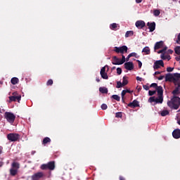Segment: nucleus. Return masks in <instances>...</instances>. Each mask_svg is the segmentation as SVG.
Masks as SVG:
<instances>
[{"label":"nucleus","mask_w":180,"mask_h":180,"mask_svg":"<svg viewBox=\"0 0 180 180\" xmlns=\"http://www.w3.org/2000/svg\"><path fill=\"white\" fill-rule=\"evenodd\" d=\"M167 106L171 110H177L180 107V98L179 96H174L170 101H167Z\"/></svg>","instance_id":"f257e3e1"},{"label":"nucleus","mask_w":180,"mask_h":180,"mask_svg":"<svg viewBox=\"0 0 180 180\" xmlns=\"http://www.w3.org/2000/svg\"><path fill=\"white\" fill-rule=\"evenodd\" d=\"M20 167V163L18 162L13 161L11 164V168L10 169V175L11 176H15L18 173Z\"/></svg>","instance_id":"f03ea898"},{"label":"nucleus","mask_w":180,"mask_h":180,"mask_svg":"<svg viewBox=\"0 0 180 180\" xmlns=\"http://www.w3.org/2000/svg\"><path fill=\"white\" fill-rule=\"evenodd\" d=\"M4 117L7 122H8L11 124L14 123L16 119V116L10 112H4Z\"/></svg>","instance_id":"7ed1b4c3"},{"label":"nucleus","mask_w":180,"mask_h":180,"mask_svg":"<svg viewBox=\"0 0 180 180\" xmlns=\"http://www.w3.org/2000/svg\"><path fill=\"white\" fill-rule=\"evenodd\" d=\"M20 136L18 134L11 133L7 135V139L11 142H16L19 140Z\"/></svg>","instance_id":"20e7f679"},{"label":"nucleus","mask_w":180,"mask_h":180,"mask_svg":"<svg viewBox=\"0 0 180 180\" xmlns=\"http://www.w3.org/2000/svg\"><path fill=\"white\" fill-rule=\"evenodd\" d=\"M114 51L117 54H124V53H127L128 48L127 46H122L121 47H115Z\"/></svg>","instance_id":"39448f33"},{"label":"nucleus","mask_w":180,"mask_h":180,"mask_svg":"<svg viewBox=\"0 0 180 180\" xmlns=\"http://www.w3.org/2000/svg\"><path fill=\"white\" fill-rule=\"evenodd\" d=\"M172 82H173L175 86H176L178 84H180V73H174V77Z\"/></svg>","instance_id":"423d86ee"},{"label":"nucleus","mask_w":180,"mask_h":180,"mask_svg":"<svg viewBox=\"0 0 180 180\" xmlns=\"http://www.w3.org/2000/svg\"><path fill=\"white\" fill-rule=\"evenodd\" d=\"M160 66L164 67V62L162 60H156L154 63L153 68L155 70H158L160 68Z\"/></svg>","instance_id":"0eeeda50"},{"label":"nucleus","mask_w":180,"mask_h":180,"mask_svg":"<svg viewBox=\"0 0 180 180\" xmlns=\"http://www.w3.org/2000/svg\"><path fill=\"white\" fill-rule=\"evenodd\" d=\"M44 176V174L42 172H39L32 176V179L39 180L41 178H43Z\"/></svg>","instance_id":"6e6552de"},{"label":"nucleus","mask_w":180,"mask_h":180,"mask_svg":"<svg viewBox=\"0 0 180 180\" xmlns=\"http://www.w3.org/2000/svg\"><path fill=\"white\" fill-rule=\"evenodd\" d=\"M124 68H125V69H127L129 71H131L134 69V63L131 61L127 62L125 63V64H124Z\"/></svg>","instance_id":"1a4fd4ad"},{"label":"nucleus","mask_w":180,"mask_h":180,"mask_svg":"<svg viewBox=\"0 0 180 180\" xmlns=\"http://www.w3.org/2000/svg\"><path fill=\"white\" fill-rule=\"evenodd\" d=\"M20 100H21V95L9 96V103L16 102V101L20 103Z\"/></svg>","instance_id":"9d476101"},{"label":"nucleus","mask_w":180,"mask_h":180,"mask_svg":"<svg viewBox=\"0 0 180 180\" xmlns=\"http://www.w3.org/2000/svg\"><path fill=\"white\" fill-rule=\"evenodd\" d=\"M135 26L138 29L141 30L146 27V22L143 20H138L135 22Z\"/></svg>","instance_id":"9b49d317"},{"label":"nucleus","mask_w":180,"mask_h":180,"mask_svg":"<svg viewBox=\"0 0 180 180\" xmlns=\"http://www.w3.org/2000/svg\"><path fill=\"white\" fill-rule=\"evenodd\" d=\"M100 75H101V78L104 79H109V77L108 76L107 73L105 72V66L101 68V70H100Z\"/></svg>","instance_id":"f8f14e48"},{"label":"nucleus","mask_w":180,"mask_h":180,"mask_svg":"<svg viewBox=\"0 0 180 180\" xmlns=\"http://www.w3.org/2000/svg\"><path fill=\"white\" fill-rule=\"evenodd\" d=\"M146 25L148 26V28L150 30V32H154L155 30V22H147Z\"/></svg>","instance_id":"ddd939ff"},{"label":"nucleus","mask_w":180,"mask_h":180,"mask_svg":"<svg viewBox=\"0 0 180 180\" xmlns=\"http://www.w3.org/2000/svg\"><path fill=\"white\" fill-rule=\"evenodd\" d=\"M174 77V74H172V73L166 74V75H165V82H172Z\"/></svg>","instance_id":"4468645a"},{"label":"nucleus","mask_w":180,"mask_h":180,"mask_svg":"<svg viewBox=\"0 0 180 180\" xmlns=\"http://www.w3.org/2000/svg\"><path fill=\"white\" fill-rule=\"evenodd\" d=\"M172 135L175 139H180V129H174L172 133Z\"/></svg>","instance_id":"2eb2a0df"},{"label":"nucleus","mask_w":180,"mask_h":180,"mask_svg":"<svg viewBox=\"0 0 180 180\" xmlns=\"http://www.w3.org/2000/svg\"><path fill=\"white\" fill-rule=\"evenodd\" d=\"M128 107L131 108H135L139 107V103L138 101L134 100L132 101V103H130L129 104H128Z\"/></svg>","instance_id":"dca6fc26"},{"label":"nucleus","mask_w":180,"mask_h":180,"mask_svg":"<svg viewBox=\"0 0 180 180\" xmlns=\"http://www.w3.org/2000/svg\"><path fill=\"white\" fill-rule=\"evenodd\" d=\"M113 61H112V64L114 65H122L121 60L117 56L112 57Z\"/></svg>","instance_id":"f3484780"},{"label":"nucleus","mask_w":180,"mask_h":180,"mask_svg":"<svg viewBox=\"0 0 180 180\" xmlns=\"http://www.w3.org/2000/svg\"><path fill=\"white\" fill-rule=\"evenodd\" d=\"M163 45H164L163 41H158L155 43L154 49H155V50H158V49L162 48Z\"/></svg>","instance_id":"a211bd4d"},{"label":"nucleus","mask_w":180,"mask_h":180,"mask_svg":"<svg viewBox=\"0 0 180 180\" xmlns=\"http://www.w3.org/2000/svg\"><path fill=\"white\" fill-rule=\"evenodd\" d=\"M48 165V169L49 170H54L56 165H55V162L54 161H50L47 163Z\"/></svg>","instance_id":"6ab92c4d"},{"label":"nucleus","mask_w":180,"mask_h":180,"mask_svg":"<svg viewBox=\"0 0 180 180\" xmlns=\"http://www.w3.org/2000/svg\"><path fill=\"white\" fill-rule=\"evenodd\" d=\"M158 96H163V89L162 86H158L156 89Z\"/></svg>","instance_id":"aec40b11"},{"label":"nucleus","mask_w":180,"mask_h":180,"mask_svg":"<svg viewBox=\"0 0 180 180\" xmlns=\"http://www.w3.org/2000/svg\"><path fill=\"white\" fill-rule=\"evenodd\" d=\"M156 103H162L163 95H158V98H155Z\"/></svg>","instance_id":"412c9836"},{"label":"nucleus","mask_w":180,"mask_h":180,"mask_svg":"<svg viewBox=\"0 0 180 180\" xmlns=\"http://www.w3.org/2000/svg\"><path fill=\"white\" fill-rule=\"evenodd\" d=\"M11 82L13 85H16L19 83V79L18 77H13Z\"/></svg>","instance_id":"4be33fe9"},{"label":"nucleus","mask_w":180,"mask_h":180,"mask_svg":"<svg viewBox=\"0 0 180 180\" xmlns=\"http://www.w3.org/2000/svg\"><path fill=\"white\" fill-rule=\"evenodd\" d=\"M142 53H145L146 55L150 54V49L149 47L146 46L145 48L143 49Z\"/></svg>","instance_id":"5701e85b"},{"label":"nucleus","mask_w":180,"mask_h":180,"mask_svg":"<svg viewBox=\"0 0 180 180\" xmlns=\"http://www.w3.org/2000/svg\"><path fill=\"white\" fill-rule=\"evenodd\" d=\"M160 58H162V60H167L168 61L171 60V56H165V53L160 55Z\"/></svg>","instance_id":"b1692460"},{"label":"nucleus","mask_w":180,"mask_h":180,"mask_svg":"<svg viewBox=\"0 0 180 180\" xmlns=\"http://www.w3.org/2000/svg\"><path fill=\"white\" fill-rule=\"evenodd\" d=\"M134 34V31H127V33H125V38H128L129 37H131Z\"/></svg>","instance_id":"393cba45"},{"label":"nucleus","mask_w":180,"mask_h":180,"mask_svg":"<svg viewBox=\"0 0 180 180\" xmlns=\"http://www.w3.org/2000/svg\"><path fill=\"white\" fill-rule=\"evenodd\" d=\"M99 91L101 92V94H108V89L105 87H100Z\"/></svg>","instance_id":"a878e982"},{"label":"nucleus","mask_w":180,"mask_h":180,"mask_svg":"<svg viewBox=\"0 0 180 180\" xmlns=\"http://www.w3.org/2000/svg\"><path fill=\"white\" fill-rule=\"evenodd\" d=\"M117 24H116V23H112V24H111L110 25V29L111 30H113V31H115L116 30V29H117Z\"/></svg>","instance_id":"bb28decb"},{"label":"nucleus","mask_w":180,"mask_h":180,"mask_svg":"<svg viewBox=\"0 0 180 180\" xmlns=\"http://www.w3.org/2000/svg\"><path fill=\"white\" fill-rule=\"evenodd\" d=\"M51 139L50 138H49V136H46V138L44 139L43 141V144H47V143H51Z\"/></svg>","instance_id":"cd10ccee"},{"label":"nucleus","mask_w":180,"mask_h":180,"mask_svg":"<svg viewBox=\"0 0 180 180\" xmlns=\"http://www.w3.org/2000/svg\"><path fill=\"white\" fill-rule=\"evenodd\" d=\"M111 98H112V99L116 100L117 101H120V100H121V97L117 95V94L112 95Z\"/></svg>","instance_id":"c85d7f7f"},{"label":"nucleus","mask_w":180,"mask_h":180,"mask_svg":"<svg viewBox=\"0 0 180 180\" xmlns=\"http://www.w3.org/2000/svg\"><path fill=\"white\" fill-rule=\"evenodd\" d=\"M168 115H169V110H165L162 111V112H160V115H162V117H165Z\"/></svg>","instance_id":"c756f323"},{"label":"nucleus","mask_w":180,"mask_h":180,"mask_svg":"<svg viewBox=\"0 0 180 180\" xmlns=\"http://www.w3.org/2000/svg\"><path fill=\"white\" fill-rule=\"evenodd\" d=\"M40 169L42 170H46L49 169V166L47 164H43L42 165L40 166Z\"/></svg>","instance_id":"7c9ffc66"},{"label":"nucleus","mask_w":180,"mask_h":180,"mask_svg":"<svg viewBox=\"0 0 180 180\" xmlns=\"http://www.w3.org/2000/svg\"><path fill=\"white\" fill-rule=\"evenodd\" d=\"M168 49V48L167 46H165V48H163L162 49H160L158 51V54H164V53H165L166 50Z\"/></svg>","instance_id":"2f4dec72"},{"label":"nucleus","mask_w":180,"mask_h":180,"mask_svg":"<svg viewBox=\"0 0 180 180\" xmlns=\"http://www.w3.org/2000/svg\"><path fill=\"white\" fill-rule=\"evenodd\" d=\"M172 94H173V95L176 96V95H179L180 91L179 88H176L173 91V92H172Z\"/></svg>","instance_id":"473e14b6"},{"label":"nucleus","mask_w":180,"mask_h":180,"mask_svg":"<svg viewBox=\"0 0 180 180\" xmlns=\"http://www.w3.org/2000/svg\"><path fill=\"white\" fill-rule=\"evenodd\" d=\"M128 84V81L127 79H126V76H124L123 77V79H122V85L124 86H127Z\"/></svg>","instance_id":"72a5a7b5"},{"label":"nucleus","mask_w":180,"mask_h":180,"mask_svg":"<svg viewBox=\"0 0 180 180\" xmlns=\"http://www.w3.org/2000/svg\"><path fill=\"white\" fill-rule=\"evenodd\" d=\"M126 62V58L124 55H122V59H120V64L123 65Z\"/></svg>","instance_id":"f704fd0d"},{"label":"nucleus","mask_w":180,"mask_h":180,"mask_svg":"<svg viewBox=\"0 0 180 180\" xmlns=\"http://www.w3.org/2000/svg\"><path fill=\"white\" fill-rule=\"evenodd\" d=\"M116 87L117 89L124 87L123 84L122 83V82H117Z\"/></svg>","instance_id":"c9c22d12"},{"label":"nucleus","mask_w":180,"mask_h":180,"mask_svg":"<svg viewBox=\"0 0 180 180\" xmlns=\"http://www.w3.org/2000/svg\"><path fill=\"white\" fill-rule=\"evenodd\" d=\"M174 51H175V53H176V54L179 55V54H180V46H176V47L174 49Z\"/></svg>","instance_id":"e433bc0d"},{"label":"nucleus","mask_w":180,"mask_h":180,"mask_svg":"<svg viewBox=\"0 0 180 180\" xmlns=\"http://www.w3.org/2000/svg\"><path fill=\"white\" fill-rule=\"evenodd\" d=\"M153 14H154L155 16L158 17V16L160 15V11L159 10H155L153 11Z\"/></svg>","instance_id":"4c0bfd02"},{"label":"nucleus","mask_w":180,"mask_h":180,"mask_svg":"<svg viewBox=\"0 0 180 180\" xmlns=\"http://www.w3.org/2000/svg\"><path fill=\"white\" fill-rule=\"evenodd\" d=\"M148 101H149L150 103H153V102L156 103L155 96L150 97V98H149V100H148Z\"/></svg>","instance_id":"58836bf2"},{"label":"nucleus","mask_w":180,"mask_h":180,"mask_svg":"<svg viewBox=\"0 0 180 180\" xmlns=\"http://www.w3.org/2000/svg\"><path fill=\"white\" fill-rule=\"evenodd\" d=\"M53 84V79H49V80H48V82H46V85H47L48 86H52Z\"/></svg>","instance_id":"ea45409f"},{"label":"nucleus","mask_w":180,"mask_h":180,"mask_svg":"<svg viewBox=\"0 0 180 180\" xmlns=\"http://www.w3.org/2000/svg\"><path fill=\"white\" fill-rule=\"evenodd\" d=\"M117 73L118 75H121L122 73V69L121 68H117Z\"/></svg>","instance_id":"a19ab883"},{"label":"nucleus","mask_w":180,"mask_h":180,"mask_svg":"<svg viewBox=\"0 0 180 180\" xmlns=\"http://www.w3.org/2000/svg\"><path fill=\"white\" fill-rule=\"evenodd\" d=\"M158 87L159 86L157 83H152L150 85V88H155V89H157Z\"/></svg>","instance_id":"79ce46f5"},{"label":"nucleus","mask_w":180,"mask_h":180,"mask_svg":"<svg viewBox=\"0 0 180 180\" xmlns=\"http://www.w3.org/2000/svg\"><path fill=\"white\" fill-rule=\"evenodd\" d=\"M115 117L117 118H122V112H117Z\"/></svg>","instance_id":"37998d69"},{"label":"nucleus","mask_w":180,"mask_h":180,"mask_svg":"<svg viewBox=\"0 0 180 180\" xmlns=\"http://www.w3.org/2000/svg\"><path fill=\"white\" fill-rule=\"evenodd\" d=\"M107 108H108V106L106 104H101V110H106Z\"/></svg>","instance_id":"c03bdc74"},{"label":"nucleus","mask_w":180,"mask_h":180,"mask_svg":"<svg viewBox=\"0 0 180 180\" xmlns=\"http://www.w3.org/2000/svg\"><path fill=\"white\" fill-rule=\"evenodd\" d=\"M126 90H123L121 93L122 99L123 100L124 98V96L126 95Z\"/></svg>","instance_id":"a18cd8bd"},{"label":"nucleus","mask_w":180,"mask_h":180,"mask_svg":"<svg viewBox=\"0 0 180 180\" xmlns=\"http://www.w3.org/2000/svg\"><path fill=\"white\" fill-rule=\"evenodd\" d=\"M129 56L131 57H135V58H137V53H135V52H133V53H131L130 54H129Z\"/></svg>","instance_id":"49530a36"},{"label":"nucleus","mask_w":180,"mask_h":180,"mask_svg":"<svg viewBox=\"0 0 180 180\" xmlns=\"http://www.w3.org/2000/svg\"><path fill=\"white\" fill-rule=\"evenodd\" d=\"M156 93L155 91H149V96H153Z\"/></svg>","instance_id":"de8ad7c7"},{"label":"nucleus","mask_w":180,"mask_h":180,"mask_svg":"<svg viewBox=\"0 0 180 180\" xmlns=\"http://www.w3.org/2000/svg\"><path fill=\"white\" fill-rule=\"evenodd\" d=\"M174 68H172L171 67H169V68H167V71L168 72H172L174 70Z\"/></svg>","instance_id":"09e8293b"},{"label":"nucleus","mask_w":180,"mask_h":180,"mask_svg":"<svg viewBox=\"0 0 180 180\" xmlns=\"http://www.w3.org/2000/svg\"><path fill=\"white\" fill-rule=\"evenodd\" d=\"M143 88L146 90V91H148L150 89V87L148 85H143Z\"/></svg>","instance_id":"8fccbe9b"},{"label":"nucleus","mask_w":180,"mask_h":180,"mask_svg":"<svg viewBox=\"0 0 180 180\" xmlns=\"http://www.w3.org/2000/svg\"><path fill=\"white\" fill-rule=\"evenodd\" d=\"M176 43H177L178 44H180V33L179 34V35H178V37H177Z\"/></svg>","instance_id":"3c124183"},{"label":"nucleus","mask_w":180,"mask_h":180,"mask_svg":"<svg viewBox=\"0 0 180 180\" xmlns=\"http://www.w3.org/2000/svg\"><path fill=\"white\" fill-rule=\"evenodd\" d=\"M136 62H138L139 67L141 68V66H142V63H141V60H136Z\"/></svg>","instance_id":"603ef678"},{"label":"nucleus","mask_w":180,"mask_h":180,"mask_svg":"<svg viewBox=\"0 0 180 180\" xmlns=\"http://www.w3.org/2000/svg\"><path fill=\"white\" fill-rule=\"evenodd\" d=\"M12 95H13V96H20V94H18V93L17 91L12 93Z\"/></svg>","instance_id":"864d4df0"},{"label":"nucleus","mask_w":180,"mask_h":180,"mask_svg":"<svg viewBox=\"0 0 180 180\" xmlns=\"http://www.w3.org/2000/svg\"><path fill=\"white\" fill-rule=\"evenodd\" d=\"M167 53H168V54H173V53H174V51L172 50V49H168V50H167Z\"/></svg>","instance_id":"5fc2aeb1"},{"label":"nucleus","mask_w":180,"mask_h":180,"mask_svg":"<svg viewBox=\"0 0 180 180\" xmlns=\"http://www.w3.org/2000/svg\"><path fill=\"white\" fill-rule=\"evenodd\" d=\"M162 72V71H155V75H160Z\"/></svg>","instance_id":"6e6d98bb"},{"label":"nucleus","mask_w":180,"mask_h":180,"mask_svg":"<svg viewBox=\"0 0 180 180\" xmlns=\"http://www.w3.org/2000/svg\"><path fill=\"white\" fill-rule=\"evenodd\" d=\"M136 81H140V82L142 81V78L140 77H136Z\"/></svg>","instance_id":"4d7b16f0"},{"label":"nucleus","mask_w":180,"mask_h":180,"mask_svg":"<svg viewBox=\"0 0 180 180\" xmlns=\"http://www.w3.org/2000/svg\"><path fill=\"white\" fill-rule=\"evenodd\" d=\"M4 148L0 146V155L1 154H3Z\"/></svg>","instance_id":"13d9d810"},{"label":"nucleus","mask_w":180,"mask_h":180,"mask_svg":"<svg viewBox=\"0 0 180 180\" xmlns=\"http://www.w3.org/2000/svg\"><path fill=\"white\" fill-rule=\"evenodd\" d=\"M165 76H160L158 79V80H162L164 79Z\"/></svg>","instance_id":"bf43d9fd"},{"label":"nucleus","mask_w":180,"mask_h":180,"mask_svg":"<svg viewBox=\"0 0 180 180\" xmlns=\"http://www.w3.org/2000/svg\"><path fill=\"white\" fill-rule=\"evenodd\" d=\"M131 58V56L130 55H129V56H127V58H125L126 61L128 62V61L129 60V58Z\"/></svg>","instance_id":"052dcab7"},{"label":"nucleus","mask_w":180,"mask_h":180,"mask_svg":"<svg viewBox=\"0 0 180 180\" xmlns=\"http://www.w3.org/2000/svg\"><path fill=\"white\" fill-rule=\"evenodd\" d=\"M120 180H125V178L122 176H120Z\"/></svg>","instance_id":"680f3d73"},{"label":"nucleus","mask_w":180,"mask_h":180,"mask_svg":"<svg viewBox=\"0 0 180 180\" xmlns=\"http://www.w3.org/2000/svg\"><path fill=\"white\" fill-rule=\"evenodd\" d=\"M142 0H136V4H140L141 3Z\"/></svg>","instance_id":"e2e57ef3"},{"label":"nucleus","mask_w":180,"mask_h":180,"mask_svg":"<svg viewBox=\"0 0 180 180\" xmlns=\"http://www.w3.org/2000/svg\"><path fill=\"white\" fill-rule=\"evenodd\" d=\"M125 92H126V93H128V94H131V91H130L128 90V89L125 90Z\"/></svg>","instance_id":"0e129e2a"},{"label":"nucleus","mask_w":180,"mask_h":180,"mask_svg":"<svg viewBox=\"0 0 180 180\" xmlns=\"http://www.w3.org/2000/svg\"><path fill=\"white\" fill-rule=\"evenodd\" d=\"M176 61H179L180 60V56L179 57L176 58Z\"/></svg>","instance_id":"69168bd1"},{"label":"nucleus","mask_w":180,"mask_h":180,"mask_svg":"<svg viewBox=\"0 0 180 180\" xmlns=\"http://www.w3.org/2000/svg\"><path fill=\"white\" fill-rule=\"evenodd\" d=\"M176 86H177L176 88H179V89H180V83L177 84Z\"/></svg>","instance_id":"338daca9"},{"label":"nucleus","mask_w":180,"mask_h":180,"mask_svg":"<svg viewBox=\"0 0 180 180\" xmlns=\"http://www.w3.org/2000/svg\"><path fill=\"white\" fill-rule=\"evenodd\" d=\"M177 123L179 125H180V120H177Z\"/></svg>","instance_id":"774afa93"}]
</instances>
